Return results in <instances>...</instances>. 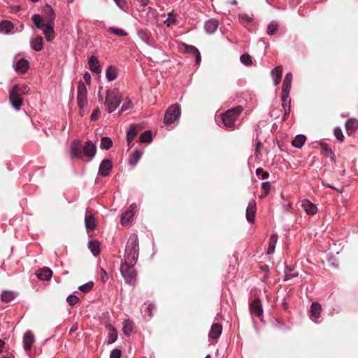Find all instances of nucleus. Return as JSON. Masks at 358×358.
Listing matches in <instances>:
<instances>
[{"mask_svg":"<svg viewBox=\"0 0 358 358\" xmlns=\"http://www.w3.org/2000/svg\"><path fill=\"white\" fill-rule=\"evenodd\" d=\"M121 103V98L116 90H108L105 100L106 110L108 113L114 112Z\"/></svg>","mask_w":358,"mask_h":358,"instance_id":"nucleus-3","label":"nucleus"},{"mask_svg":"<svg viewBox=\"0 0 358 358\" xmlns=\"http://www.w3.org/2000/svg\"><path fill=\"white\" fill-rule=\"evenodd\" d=\"M241 62L245 66H250L252 64V57L248 54H243L240 57Z\"/></svg>","mask_w":358,"mask_h":358,"instance_id":"nucleus-47","label":"nucleus"},{"mask_svg":"<svg viewBox=\"0 0 358 358\" xmlns=\"http://www.w3.org/2000/svg\"><path fill=\"white\" fill-rule=\"evenodd\" d=\"M70 155L72 159H83V152L80 149V142L78 139H74L70 146Z\"/></svg>","mask_w":358,"mask_h":358,"instance_id":"nucleus-10","label":"nucleus"},{"mask_svg":"<svg viewBox=\"0 0 358 358\" xmlns=\"http://www.w3.org/2000/svg\"><path fill=\"white\" fill-rule=\"evenodd\" d=\"M88 64L90 69L92 71L96 73H100L101 71V68L99 64V62L97 57L94 55H92L88 59Z\"/></svg>","mask_w":358,"mask_h":358,"instance_id":"nucleus-19","label":"nucleus"},{"mask_svg":"<svg viewBox=\"0 0 358 358\" xmlns=\"http://www.w3.org/2000/svg\"><path fill=\"white\" fill-rule=\"evenodd\" d=\"M15 294L10 291H3L1 293V299L2 301L8 303L11 301L15 298Z\"/></svg>","mask_w":358,"mask_h":358,"instance_id":"nucleus-44","label":"nucleus"},{"mask_svg":"<svg viewBox=\"0 0 358 358\" xmlns=\"http://www.w3.org/2000/svg\"><path fill=\"white\" fill-rule=\"evenodd\" d=\"M301 207L309 215H313L317 212V208L313 203H301Z\"/></svg>","mask_w":358,"mask_h":358,"instance_id":"nucleus-29","label":"nucleus"},{"mask_svg":"<svg viewBox=\"0 0 358 358\" xmlns=\"http://www.w3.org/2000/svg\"><path fill=\"white\" fill-rule=\"evenodd\" d=\"M281 101H282V106L285 111L284 115L282 117V120H287V118L289 117V115L290 114L291 100H288V101L281 100Z\"/></svg>","mask_w":358,"mask_h":358,"instance_id":"nucleus-42","label":"nucleus"},{"mask_svg":"<svg viewBox=\"0 0 358 358\" xmlns=\"http://www.w3.org/2000/svg\"><path fill=\"white\" fill-rule=\"evenodd\" d=\"M358 129V121L355 118H350L345 122V129L348 135L353 134Z\"/></svg>","mask_w":358,"mask_h":358,"instance_id":"nucleus-23","label":"nucleus"},{"mask_svg":"<svg viewBox=\"0 0 358 358\" xmlns=\"http://www.w3.org/2000/svg\"><path fill=\"white\" fill-rule=\"evenodd\" d=\"M262 188L266 192H268L271 189V183L269 182H264L262 183Z\"/></svg>","mask_w":358,"mask_h":358,"instance_id":"nucleus-61","label":"nucleus"},{"mask_svg":"<svg viewBox=\"0 0 358 358\" xmlns=\"http://www.w3.org/2000/svg\"><path fill=\"white\" fill-rule=\"evenodd\" d=\"M88 248L94 256H97L100 253V243L96 240L89 242Z\"/></svg>","mask_w":358,"mask_h":358,"instance_id":"nucleus-35","label":"nucleus"},{"mask_svg":"<svg viewBox=\"0 0 358 358\" xmlns=\"http://www.w3.org/2000/svg\"><path fill=\"white\" fill-rule=\"evenodd\" d=\"M219 26V21L215 18H211L207 20L204 24V29L208 34H214Z\"/></svg>","mask_w":358,"mask_h":358,"instance_id":"nucleus-14","label":"nucleus"},{"mask_svg":"<svg viewBox=\"0 0 358 358\" xmlns=\"http://www.w3.org/2000/svg\"><path fill=\"white\" fill-rule=\"evenodd\" d=\"M320 145H321L322 152L323 154H324L327 157H333L332 156L334 155V153H333L332 150L331 149V148L329 146V145H327L325 143H322L320 144Z\"/></svg>","mask_w":358,"mask_h":358,"instance_id":"nucleus-46","label":"nucleus"},{"mask_svg":"<svg viewBox=\"0 0 358 358\" xmlns=\"http://www.w3.org/2000/svg\"><path fill=\"white\" fill-rule=\"evenodd\" d=\"M243 108L241 106H237L234 108L227 110L222 114V121L226 128L234 129L235 128V122L241 114Z\"/></svg>","mask_w":358,"mask_h":358,"instance_id":"nucleus-2","label":"nucleus"},{"mask_svg":"<svg viewBox=\"0 0 358 358\" xmlns=\"http://www.w3.org/2000/svg\"><path fill=\"white\" fill-rule=\"evenodd\" d=\"M136 134L137 129L136 125L134 124H131L127 133V141L128 145H130L132 143Z\"/></svg>","mask_w":358,"mask_h":358,"instance_id":"nucleus-34","label":"nucleus"},{"mask_svg":"<svg viewBox=\"0 0 358 358\" xmlns=\"http://www.w3.org/2000/svg\"><path fill=\"white\" fill-rule=\"evenodd\" d=\"M17 85L13 86L9 90V101L16 110H20L22 105L23 104L24 99L22 96L18 93Z\"/></svg>","mask_w":358,"mask_h":358,"instance_id":"nucleus-7","label":"nucleus"},{"mask_svg":"<svg viewBox=\"0 0 358 358\" xmlns=\"http://www.w3.org/2000/svg\"><path fill=\"white\" fill-rule=\"evenodd\" d=\"M43 11L45 14L44 23H43V18L39 14L33 15L31 20L36 27L43 31L46 41H51L55 37V13L51 6L48 4L43 7Z\"/></svg>","mask_w":358,"mask_h":358,"instance_id":"nucleus-1","label":"nucleus"},{"mask_svg":"<svg viewBox=\"0 0 358 358\" xmlns=\"http://www.w3.org/2000/svg\"><path fill=\"white\" fill-rule=\"evenodd\" d=\"M262 146V143L261 141H257L256 145H255V156L256 158H257L259 157V155H260V149H261V147Z\"/></svg>","mask_w":358,"mask_h":358,"instance_id":"nucleus-57","label":"nucleus"},{"mask_svg":"<svg viewBox=\"0 0 358 358\" xmlns=\"http://www.w3.org/2000/svg\"><path fill=\"white\" fill-rule=\"evenodd\" d=\"M37 278L42 280H49L52 278V271L48 267H43L36 271Z\"/></svg>","mask_w":358,"mask_h":358,"instance_id":"nucleus-18","label":"nucleus"},{"mask_svg":"<svg viewBox=\"0 0 358 358\" xmlns=\"http://www.w3.org/2000/svg\"><path fill=\"white\" fill-rule=\"evenodd\" d=\"M138 257V253H135L129 251H125L124 255V262L122 264H127L129 265H135L137 258Z\"/></svg>","mask_w":358,"mask_h":358,"instance_id":"nucleus-28","label":"nucleus"},{"mask_svg":"<svg viewBox=\"0 0 358 358\" xmlns=\"http://www.w3.org/2000/svg\"><path fill=\"white\" fill-rule=\"evenodd\" d=\"M131 102L129 99L124 102L122 104L120 113H123L131 107Z\"/></svg>","mask_w":358,"mask_h":358,"instance_id":"nucleus-55","label":"nucleus"},{"mask_svg":"<svg viewBox=\"0 0 358 358\" xmlns=\"http://www.w3.org/2000/svg\"><path fill=\"white\" fill-rule=\"evenodd\" d=\"M66 301L70 306H73L79 301V298L76 295L71 294L67 297Z\"/></svg>","mask_w":358,"mask_h":358,"instance_id":"nucleus-52","label":"nucleus"},{"mask_svg":"<svg viewBox=\"0 0 358 358\" xmlns=\"http://www.w3.org/2000/svg\"><path fill=\"white\" fill-rule=\"evenodd\" d=\"M155 309V305L152 303L148 304L146 309L145 310V313L148 315L149 318L152 317V311Z\"/></svg>","mask_w":358,"mask_h":358,"instance_id":"nucleus-56","label":"nucleus"},{"mask_svg":"<svg viewBox=\"0 0 358 358\" xmlns=\"http://www.w3.org/2000/svg\"><path fill=\"white\" fill-rule=\"evenodd\" d=\"M113 169V164L110 159H103L99 167L98 173L101 176H108Z\"/></svg>","mask_w":358,"mask_h":358,"instance_id":"nucleus-11","label":"nucleus"},{"mask_svg":"<svg viewBox=\"0 0 358 358\" xmlns=\"http://www.w3.org/2000/svg\"><path fill=\"white\" fill-rule=\"evenodd\" d=\"M222 331V326L220 323H215L212 325L210 331L209 332V338L213 339H217L220 337Z\"/></svg>","mask_w":358,"mask_h":358,"instance_id":"nucleus-25","label":"nucleus"},{"mask_svg":"<svg viewBox=\"0 0 358 358\" xmlns=\"http://www.w3.org/2000/svg\"><path fill=\"white\" fill-rule=\"evenodd\" d=\"M136 208V205L135 203H132L129 206V208L122 213L121 217V224L122 225H127L131 222L133 216L134 215Z\"/></svg>","mask_w":358,"mask_h":358,"instance_id":"nucleus-12","label":"nucleus"},{"mask_svg":"<svg viewBox=\"0 0 358 358\" xmlns=\"http://www.w3.org/2000/svg\"><path fill=\"white\" fill-rule=\"evenodd\" d=\"M29 68V62L24 59H21L15 64V70L17 72L25 73Z\"/></svg>","mask_w":358,"mask_h":358,"instance_id":"nucleus-30","label":"nucleus"},{"mask_svg":"<svg viewBox=\"0 0 358 358\" xmlns=\"http://www.w3.org/2000/svg\"><path fill=\"white\" fill-rule=\"evenodd\" d=\"M117 76V69L113 66H108L106 72V76L109 81L114 80Z\"/></svg>","mask_w":358,"mask_h":358,"instance_id":"nucleus-40","label":"nucleus"},{"mask_svg":"<svg viewBox=\"0 0 358 358\" xmlns=\"http://www.w3.org/2000/svg\"><path fill=\"white\" fill-rule=\"evenodd\" d=\"M238 19L241 22H251L253 19V15L247 13H241L238 15Z\"/></svg>","mask_w":358,"mask_h":358,"instance_id":"nucleus-50","label":"nucleus"},{"mask_svg":"<svg viewBox=\"0 0 358 358\" xmlns=\"http://www.w3.org/2000/svg\"><path fill=\"white\" fill-rule=\"evenodd\" d=\"M100 271H101V273H100L101 280L103 282H106L108 279V273L103 268H101Z\"/></svg>","mask_w":358,"mask_h":358,"instance_id":"nucleus-59","label":"nucleus"},{"mask_svg":"<svg viewBox=\"0 0 358 358\" xmlns=\"http://www.w3.org/2000/svg\"><path fill=\"white\" fill-rule=\"evenodd\" d=\"M108 31L111 34H113L116 36H128V33L126 31H124L122 29H120V28L114 27H110L108 29Z\"/></svg>","mask_w":358,"mask_h":358,"instance_id":"nucleus-43","label":"nucleus"},{"mask_svg":"<svg viewBox=\"0 0 358 358\" xmlns=\"http://www.w3.org/2000/svg\"><path fill=\"white\" fill-rule=\"evenodd\" d=\"M279 28V24L276 21H271L267 25L266 28V34L268 35H273L275 34Z\"/></svg>","mask_w":358,"mask_h":358,"instance_id":"nucleus-37","label":"nucleus"},{"mask_svg":"<svg viewBox=\"0 0 358 358\" xmlns=\"http://www.w3.org/2000/svg\"><path fill=\"white\" fill-rule=\"evenodd\" d=\"M125 251L138 253V239L136 234H131L129 236Z\"/></svg>","mask_w":358,"mask_h":358,"instance_id":"nucleus-13","label":"nucleus"},{"mask_svg":"<svg viewBox=\"0 0 358 358\" xmlns=\"http://www.w3.org/2000/svg\"><path fill=\"white\" fill-rule=\"evenodd\" d=\"M99 113V110L98 108L94 109L90 115V120L92 121L96 120L97 119V116H98Z\"/></svg>","mask_w":358,"mask_h":358,"instance_id":"nucleus-60","label":"nucleus"},{"mask_svg":"<svg viewBox=\"0 0 358 358\" xmlns=\"http://www.w3.org/2000/svg\"><path fill=\"white\" fill-rule=\"evenodd\" d=\"M277 240H278V236L276 234H273L271 236L269 241H268V248L267 250V254L271 255L274 252Z\"/></svg>","mask_w":358,"mask_h":358,"instance_id":"nucleus-39","label":"nucleus"},{"mask_svg":"<svg viewBox=\"0 0 358 358\" xmlns=\"http://www.w3.org/2000/svg\"><path fill=\"white\" fill-rule=\"evenodd\" d=\"M257 211V206L255 203H249L246 210V218L248 222H254L255 218V213Z\"/></svg>","mask_w":358,"mask_h":358,"instance_id":"nucleus-27","label":"nucleus"},{"mask_svg":"<svg viewBox=\"0 0 358 358\" xmlns=\"http://www.w3.org/2000/svg\"><path fill=\"white\" fill-rule=\"evenodd\" d=\"M181 115L180 106L179 104L170 106L166 110L164 117V123L166 125L171 124L179 120Z\"/></svg>","mask_w":358,"mask_h":358,"instance_id":"nucleus-4","label":"nucleus"},{"mask_svg":"<svg viewBox=\"0 0 358 358\" xmlns=\"http://www.w3.org/2000/svg\"><path fill=\"white\" fill-rule=\"evenodd\" d=\"M138 36L147 45H151L152 36L151 33L148 29H137Z\"/></svg>","mask_w":358,"mask_h":358,"instance_id":"nucleus-22","label":"nucleus"},{"mask_svg":"<svg viewBox=\"0 0 358 358\" xmlns=\"http://www.w3.org/2000/svg\"><path fill=\"white\" fill-rule=\"evenodd\" d=\"M322 306L317 302H313L310 306V313L312 320L317 322V319L320 317Z\"/></svg>","mask_w":358,"mask_h":358,"instance_id":"nucleus-17","label":"nucleus"},{"mask_svg":"<svg viewBox=\"0 0 358 358\" xmlns=\"http://www.w3.org/2000/svg\"><path fill=\"white\" fill-rule=\"evenodd\" d=\"M141 143H150L152 141V132L149 130L143 131L139 137Z\"/></svg>","mask_w":358,"mask_h":358,"instance_id":"nucleus-45","label":"nucleus"},{"mask_svg":"<svg viewBox=\"0 0 358 358\" xmlns=\"http://www.w3.org/2000/svg\"><path fill=\"white\" fill-rule=\"evenodd\" d=\"M293 76L291 72H288L286 73L285 78L283 80L282 87V95L281 100L288 101L291 100L289 98V92L292 87Z\"/></svg>","mask_w":358,"mask_h":358,"instance_id":"nucleus-8","label":"nucleus"},{"mask_svg":"<svg viewBox=\"0 0 358 358\" xmlns=\"http://www.w3.org/2000/svg\"><path fill=\"white\" fill-rule=\"evenodd\" d=\"M282 66L281 65L275 67L271 70V74L275 86L279 85L282 79Z\"/></svg>","mask_w":358,"mask_h":358,"instance_id":"nucleus-21","label":"nucleus"},{"mask_svg":"<svg viewBox=\"0 0 358 358\" xmlns=\"http://www.w3.org/2000/svg\"><path fill=\"white\" fill-rule=\"evenodd\" d=\"M134 323L130 320H125L123 322L122 331L126 336L129 334L133 331Z\"/></svg>","mask_w":358,"mask_h":358,"instance_id":"nucleus-41","label":"nucleus"},{"mask_svg":"<svg viewBox=\"0 0 358 358\" xmlns=\"http://www.w3.org/2000/svg\"><path fill=\"white\" fill-rule=\"evenodd\" d=\"M96 153V146L91 141H87L83 148V157L85 156L89 158L88 161L92 160Z\"/></svg>","mask_w":358,"mask_h":358,"instance_id":"nucleus-9","label":"nucleus"},{"mask_svg":"<svg viewBox=\"0 0 358 358\" xmlns=\"http://www.w3.org/2000/svg\"><path fill=\"white\" fill-rule=\"evenodd\" d=\"M34 342V336L31 331H27L23 336L24 349L29 350Z\"/></svg>","mask_w":358,"mask_h":358,"instance_id":"nucleus-20","label":"nucleus"},{"mask_svg":"<svg viewBox=\"0 0 358 358\" xmlns=\"http://www.w3.org/2000/svg\"><path fill=\"white\" fill-rule=\"evenodd\" d=\"M256 174L263 180L267 179L269 177V173L267 171H264L262 168L257 169Z\"/></svg>","mask_w":358,"mask_h":358,"instance_id":"nucleus-51","label":"nucleus"},{"mask_svg":"<svg viewBox=\"0 0 358 358\" xmlns=\"http://www.w3.org/2000/svg\"><path fill=\"white\" fill-rule=\"evenodd\" d=\"M83 79L86 84L90 85L91 82V76L88 72H85L83 75Z\"/></svg>","mask_w":358,"mask_h":358,"instance_id":"nucleus-62","label":"nucleus"},{"mask_svg":"<svg viewBox=\"0 0 358 358\" xmlns=\"http://www.w3.org/2000/svg\"><path fill=\"white\" fill-rule=\"evenodd\" d=\"M296 275H297L296 274H287L285 276L284 280L287 281V280L291 279L292 278L296 277Z\"/></svg>","mask_w":358,"mask_h":358,"instance_id":"nucleus-63","label":"nucleus"},{"mask_svg":"<svg viewBox=\"0 0 358 358\" xmlns=\"http://www.w3.org/2000/svg\"><path fill=\"white\" fill-rule=\"evenodd\" d=\"M334 134L336 138L340 141L343 142L344 140V135L343 134V131L340 127H336L334 128Z\"/></svg>","mask_w":358,"mask_h":358,"instance_id":"nucleus-48","label":"nucleus"},{"mask_svg":"<svg viewBox=\"0 0 358 358\" xmlns=\"http://www.w3.org/2000/svg\"><path fill=\"white\" fill-rule=\"evenodd\" d=\"M30 45L31 48L36 51L39 52L43 48V40L41 36H37L34 38L31 39L30 41Z\"/></svg>","mask_w":358,"mask_h":358,"instance_id":"nucleus-26","label":"nucleus"},{"mask_svg":"<svg viewBox=\"0 0 358 358\" xmlns=\"http://www.w3.org/2000/svg\"><path fill=\"white\" fill-rule=\"evenodd\" d=\"M306 137L303 134H298L292 142V145L296 148H301L304 145Z\"/></svg>","mask_w":358,"mask_h":358,"instance_id":"nucleus-33","label":"nucleus"},{"mask_svg":"<svg viewBox=\"0 0 358 358\" xmlns=\"http://www.w3.org/2000/svg\"><path fill=\"white\" fill-rule=\"evenodd\" d=\"M13 27V24L9 20H2L0 22V31L2 33L10 34Z\"/></svg>","mask_w":358,"mask_h":358,"instance_id":"nucleus-31","label":"nucleus"},{"mask_svg":"<svg viewBox=\"0 0 358 358\" xmlns=\"http://www.w3.org/2000/svg\"><path fill=\"white\" fill-rule=\"evenodd\" d=\"M120 357L121 350L119 349H115L111 352L110 358H120Z\"/></svg>","mask_w":358,"mask_h":358,"instance_id":"nucleus-58","label":"nucleus"},{"mask_svg":"<svg viewBox=\"0 0 358 358\" xmlns=\"http://www.w3.org/2000/svg\"><path fill=\"white\" fill-rule=\"evenodd\" d=\"M250 312L252 315L260 317L263 313V309L260 299H255L250 304Z\"/></svg>","mask_w":358,"mask_h":358,"instance_id":"nucleus-15","label":"nucleus"},{"mask_svg":"<svg viewBox=\"0 0 358 358\" xmlns=\"http://www.w3.org/2000/svg\"><path fill=\"white\" fill-rule=\"evenodd\" d=\"M284 208L286 210H289L292 209V203H287L286 205L284 206Z\"/></svg>","mask_w":358,"mask_h":358,"instance_id":"nucleus-64","label":"nucleus"},{"mask_svg":"<svg viewBox=\"0 0 358 358\" xmlns=\"http://www.w3.org/2000/svg\"><path fill=\"white\" fill-rule=\"evenodd\" d=\"M87 90L85 83L82 80L79 81L78 86L77 102L80 110H83L88 103L87 101Z\"/></svg>","mask_w":358,"mask_h":358,"instance_id":"nucleus-6","label":"nucleus"},{"mask_svg":"<svg viewBox=\"0 0 358 358\" xmlns=\"http://www.w3.org/2000/svg\"><path fill=\"white\" fill-rule=\"evenodd\" d=\"M115 4L122 10H126L128 8L126 0H113Z\"/></svg>","mask_w":358,"mask_h":358,"instance_id":"nucleus-53","label":"nucleus"},{"mask_svg":"<svg viewBox=\"0 0 358 358\" xmlns=\"http://www.w3.org/2000/svg\"><path fill=\"white\" fill-rule=\"evenodd\" d=\"M106 328H107L108 333V343L109 344H110V343H114L117 340V332L115 328L113 325H111V324H108Z\"/></svg>","mask_w":358,"mask_h":358,"instance_id":"nucleus-32","label":"nucleus"},{"mask_svg":"<svg viewBox=\"0 0 358 358\" xmlns=\"http://www.w3.org/2000/svg\"><path fill=\"white\" fill-rule=\"evenodd\" d=\"M184 52L185 53L195 56L196 64L197 65H199L201 63V56L199 50L195 46L184 44Z\"/></svg>","mask_w":358,"mask_h":358,"instance_id":"nucleus-16","label":"nucleus"},{"mask_svg":"<svg viewBox=\"0 0 358 358\" xmlns=\"http://www.w3.org/2000/svg\"><path fill=\"white\" fill-rule=\"evenodd\" d=\"M113 146V141L110 138L103 136L101 138L100 148L108 150Z\"/></svg>","mask_w":358,"mask_h":358,"instance_id":"nucleus-38","label":"nucleus"},{"mask_svg":"<svg viewBox=\"0 0 358 358\" xmlns=\"http://www.w3.org/2000/svg\"><path fill=\"white\" fill-rule=\"evenodd\" d=\"M85 224L87 229L93 230L96 227V220L94 215H87L85 218Z\"/></svg>","mask_w":358,"mask_h":358,"instance_id":"nucleus-36","label":"nucleus"},{"mask_svg":"<svg viewBox=\"0 0 358 358\" xmlns=\"http://www.w3.org/2000/svg\"><path fill=\"white\" fill-rule=\"evenodd\" d=\"M17 85V87L19 91L18 93H20L22 96L23 94H28L30 91V88L27 85H22V86H19L17 85Z\"/></svg>","mask_w":358,"mask_h":358,"instance_id":"nucleus-54","label":"nucleus"},{"mask_svg":"<svg viewBox=\"0 0 358 358\" xmlns=\"http://www.w3.org/2000/svg\"><path fill=\"white\" fill-rule=\"evenodd\" d=\"M93 286L94 283L92 282H89L87 283H85V285L80 286L78 289L83 292L87 293L93 288Z\"/></svg>","mask_w":358,"mask_h":358,"instance_id":"nucleus-49","label":"nucleus"},{"mask_svg":"<svg viewBox=\"0 0 358 358\" xmlns=\"http://www.w3.org/2000/svg\"><path fill=\"white\" fill-rule=\"evenodd\" d=\"M143 155V152L136 149L133 152H131L128 159V162L130 166H131L132 168H134L138 161L140 160L141 156Z\"/></svg>","mask_w":358,"mask_h":358,"instance_id":"nucleus-24","label":"nucleus"},{"mask_svg":"<svg viewBox=\"0 0 358 358\" xmlns=\"http://www.w3.org/2000/svg\"><path fill=\"white\" fill-rule=\"evenodd\" d=\"M134 265L121 264L120 272L127 283L134 285L136 280V271L134 268Z\"/></svg>","mask_w":358,"mask_h":358,"instance_id":"nucleus-5","label":"nucleus"}]
</instances>
